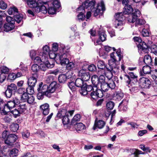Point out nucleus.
I'll return each mask as SVG.
<instances>
[{"label": "nucleus", "instance_id": "f257e3e1", "mask_svg": "<svg viewBox=\"0 0 157 157\" xmlns=\"http://www.w3.org/2000/svg\"><path fill=\"white\" fill-rule=\"evenodd\" d=\"M115 53L112 52L110 54L111 59L108 60V63L110 68L107 67L105 70L107 71H102L103 74H104L106 77L109 79L112 78L113 75H117L119 72V62L123 58V56L121 55L120 49H119L116 52V54L118 57L119 60L117 61L114 55Z\"/></svg>", "mask_w": 157, "mask_h": 157}, {"label": "nucleus", "instance_id": "f03ea898", "mask_svg": "<svg viewBox=\"0 0 157 157\" xmlns=\"http://www.w3.org/2000/svg\"><path fill=\"white\" fill-rule=\"evenodd\" d=\"M50 58L52 59H59L61 65L66 64L69 62V58L70 56V54L68 49L65 47L63 49V52L56 54L54 52L50 53L48 55Z\"/></svg>", "mask_w": 157, "mask_h": 157}, {"label": "nucleus", "instance_id": "7ed1b4c3", "mask_svg": "<svg viewBox=\"0 0 157 157\" xmlns=\"http://www.w3.org/2000/svg\"><path fill=\"white\" fill-rule=\"evenodd\" d=\"M20 102V100L17 98H15L12 100L9 101L6 103H4L3 105L1 106L2 109L1 114L4 115L7 114L8 112L15 107L16 105L19 104Z\"/></svg>", "mask_w": 157, "mask_h": 157}, {"label": "nucleus", "instance_id": "20e7f679", "mask_svg": "<svg viewBox=\"0 0 157 157\" xmlns=\"http://www.w3.org/2000/svg\"><path fill=\"white\" fill-rule=\"evenodd\" d=\"M49 4L48 2H43L42 0H39L36 2V5L33 8L36 13L41 12L45 14L47 13V8L49 6Z\"/></svg>", "mask_w": 157, "mask_h": 157}, {"label": "nucleus", "instance_id": "39448f33", "mask_svg": "<svg viewBox=\"0 0 157 157\" xmlns=\"http://www.w3.org/2000/svg\"><path fill=\"white\" fill-rule=\"evenodd\" d=\"M124 79L126 85L129 87H134L135 84L137 82V77L133 72H129V75H124Z\"/></svg>", "mask_w": 157, "mask_h": 157}, {"label": "nucleus", "instance_id": "423d86ee", "mask_svg": "<svg viewBox=\"0 0 157 157\" xmlns=\"http://www.w3.org/2000/svg\"><path fill=\"white\" fill-rule=\"evenodd\" d=\"M96 1L95 0H86L83 2L82 5L78 7L77 9V11H79L82 9V11L85 10V9L91 11L94 8Z\"/></svg>", "mask_w": 157, "mask_h": 157}, {"label": "nucleus", "instance_id": "0eeeda50", "mask_svg": "<svg viewBox=\"0 0 157 157\" xmlns=\"http://www.w3.org/2000/svg\"><path fill=\"white\" fill-rule=\"evenodd\" d=\"M105 9L104 2L103 1H101L98 3L97 7L96 8L94 7L91 11L94 13V16L96 17L99 13H102Z\"/></svg>", "mask_w": 157, "mask_h": 157}, {"label": "nucleus", "instance_id": "6e6552de", "mask_svg": "<svg viewBox=\"0 0 157 157\" xmlns=\"http://www.w3.org/2000/svg\"><path fill=\"white\" fill-rule=\"evenodd\" d=\"M134 41L139 43L137 45L139 50H141L145 53L147 52V45L144 41L142 42V40L140 38L138 37H135L133 38Z\"/></svg>", "mask_w": 157, "mask_h": 157}, {"label": "nucleus", "instance_id": "1a4fd4ad", "mask_svg": "<svg viewBox=\"0 0 157 157\" xmlns=\"http://www.w3.org/2000/svg\"><path fill=\"white\" fill-rule=\"evenodd\" d=\"M60 6V2L59 0H55L52 3L51 7L49 8L48 12L49 14H53L56 13V9L59 8Z\"/></svg>", "mask_w": 157, "mask_h": 157}, {"label": "nucleus", "instance_id": "9d476101", "mask_svg": "<svg viewBox=\"0 0 157 157\" xmlns=\"http://www.w3.org/2000/svg\"><path fill=\"white\" fill-rule=\"evenodd\" d=\"M56 88V82H53L51 83L48 86L47 90L45 93V95L48 98H50L51 94L54 93Z\"/></svg>", "mask_w": 157, "mask_h": 157}, {"label": "nucleus", "instance_id": "9b49d317", "mask_svg": "<svg viewBox=\"0 0 157 157\" xmlns=\"http://www.w3.org/2000/svg\"><path fill=\"white\" fill-rule=\"evenodd\" d=\"M141 13L138 9H135V11L129 16L128 21L129 22L134 23L135 22L137 17H140Z\"/></svg>", "mask_w": 157, "mask_h": 157}, {"label": "nucleus", "instance_id": "f8f14e48", "mask_svg": "<svg viewBox=\"0 0 157 157\" xmlns=\"http://www.w3.org/2000/svg\"><path fill=\"white\" fill-rule=\"evenodd\" d=\"M79 76L81 78L85 81H87L89 80L90 75L89 71L86 70L82 69L79 72Z\"/></svg>", "mask_w": 157, "mask_h": 157}, {"label": "nucleus", "instance_id": "ddd939ff", "mask_svg": "<svg viewBox=\"0 0 157 157\" xmlns=\"http://www.w3.org/2000/svg\"><path fill=\"white\" fill-rule=\"evenodd\" d=\"M150 38H148V51L156 54L157 53V46L153 43V41L149 40Z\"/></svg>", "mask_w": 157, "mask_h": 157}, {"label": "nucleus", "instance_id": "4468645a", "mask_svg": "<svg viewBox=\"0 0 157 157\" xmlns=\"http://www.w3.org/2000/svg\"><path fill=\"white\" fill-rule=\"evenodd\" d=\"M90 95L93 99L96 100L98 98H102L103 96V93L101 90L98 89L97 87V90H94L93 91L91 92Z\"/></svg>", "mask_w": 157, "mask_h": 157}, {"label": "nucleus", "instance_id": "2eb2a0df", "mask_svg": "<svg viewBox=\"0 0 157 157\" xmlns=\"http://www.w3.org/2000/svg\"><path fill=\"white\" fill-rule=\"evenodd\" d=\"M17 138V136L14 134H9L7 139L5 141V143L10 146H12Z\"/></svg>", "mask_w": 157, "mask_h": 157}, {"label": "nucleus", "instance_id": "dca6fc26", "mask_svg": "<svg viewBox=\"0 0 157 157\" xmlns=\"http://www.w3.org/2000/svg\"><path fill=\"white\" fill-rule=\"evenodd\" d=\"M74 125L75 129L79 133L83 132L86 128L85 125L82 123H76Z\"/></svg>", "mask_w": 157, "mask_h": 157}, {"label": "nucleus", "instance_id": "f3484780", "mask_svg": "<svg viewBox=\"0 0 157 157\" xmlns=\"http://www.w3.org/2000/svg\"><path fill=\"white\" fill-rule=\"evenodd\" d=\"M37 75L36 73L33 74V75L29 78L28 84L29 86H34L37 82Z\"/></svg>", "mask_w": 157, "mask_h": 157}, {"label": "nucleus", "instance_id": "a211bd4d", "mask_svg": "<svg viewBox=\"0 0 157 157\" xmlns=\"http://www.w3.org/2000/svg\"><path fill=\"white\" fill-rule=\"evenodd\" d=\"M41 112L44 115H47L50 111L49 105L48 103L44 104L40 106Z\"/></svg>", "mask_w": 157, "mask_h": 157}, {"label": "nucleus", "instance_id": "6ab92c4d", "mask_svg": "<svg viewBox=\"0 0 157 157\" xmlns=\"http://www.w3.org/2000/svg\"><path fill=\"white\" fill-rule=\"evenodd\" d=\"M54 64L52 63L51 64L47 62L46 63H41L39 67V69L43 71H46L48 68H52L54 66Z\"/></svg>", "mask_w": 157, "mask_h": 157}, {"label": "nucleus", "instance_id": "aec40b11", "mask_svg": "<svg viewBox=\"0 0 157 157\" xmlns=\"http://www.w3.org/2000/svg\"><path fill=\"white\" fill-rule=\"evenodd\" d=\"M105 124V122L102 120H98V121H95V122L93 127L94 130H96L97 128L101 129L102 128Z\"/></svg>", "mask_w": 157, "mask_h": 157}, {"label": "nucleus", "instance_id": "412c9836", "mask_svg": "<svg viewBox=\"0 0 157 157\" xmlns=\"http://www.w3.org/2000/svg\"><path fill=\"white\" fill-rule=\"evenodd\" d=\"M150 69H151V67L148 66ZM148 74L150 76H151L152 78L153 79L155 82L156 83H157V69H155L153 70H150V71L148 72Z\"/></svg>", "mask_w": 157, "mask_h": 157}, {"label": "nucleus", "instance_id": "4be33fe9", "mask_svg": "<svg viewBox=\"0 0 157 157\" xmlns=\"http://www.w3.org/2000/svg\"><path fill=\"white\" fill-rule=\"evenodd\" d=\"M147 60V56L146 55L144 56L143 59V61L146 65L144 66L142 69V70L140 72V75L141 76H144L145 75L147 74V65L145 62V60Z\"/></svg>", "mask_w": 157, "mask_h": 157}, {"label": "nucleus", "instance_id": "5701e85b", "mask_svg": "<svg viewBox=\"0 0 157 157\" xmlns=\"http://www.w3.org/2000/svg\"><path fill=\"white\" fill-rule=\"evenodd\" d=\"M133 11V9L130 5H127L124 8L123 13L124 14H129L131 13Z\"/></svg>", "mask_w": 157, "mask_h": 157}, {"label": "nucleus", "instance_id": "b1692460", "mask_svg": "<svg viewBox=\"0 0 157 157\" xmlns=\"http://www.w3.org/2000/svg\"><path fill=\"white\" fill-rule=\"evenodd\" d=\"M43 52L42 54V58L44 57L45 58L47 57L48 55L50 53V49L48 46L47 45H45L43 47Z\"/></svg>", "mask_w": 157, "mask_h": 157}, {"label": "nucleus", "instance_id": "393cba45", "mask_svg": "<svg viewBox=\"0 0 157 157\" xmlns=\"http://www.w3.org/2000/svg\"><path fill=\"white\" fill-rule=\"evenodd\" d=\"M124 96L123 93L121 92H116L113 96V99L116 101H119L122 99Z\"/></svg>", "mask_w": 157, "mask_h": 157}, {"label": "nucleus", "instance_id": "a878e982", "mask_svg": "<svg viewBox=\"0 0 157 157\" xmlns=\"http://www.w3.org/2000/svg\"><path fill=\"white\" fill-rule=\"evenodd\" d=\"M124 23V21L115 20V26L116 28L120 29V30H121L123 28V26Z\"/></svg>", "mask_w": 157, "mask_h": 157}, {"label": "nucleus", "instance_id": "bb28decb", "mask_svg": "<svg viewBox=\"0 0 157 157\" xmlns=\"http://www.w3.org/2000/svg\"><path fill=\"white\" fill-rule=\"evenodd\" d=\"M92 82L94 86L97 87H99V85L100 84L98 82V78L96 75H93L91 77Z\"/></svg>", "mask_w": 157, "mask_h": 157}, {"label": "nucleus", "instance_id": "cd10ccee", "mask_svg": "<svg viewBox=\"0 0 157 157\" xmlns=\"http://www.w3.org/2000/svg\"><path fill=\"white\" fill-rule=\"evenodd\" d=\"M14 28V25L10 23H6L4 25V30L5 32H8L13 29Z\"/></svg>", "mask_w": 157, "mask_h": 157}, {"label": "nucleus", "instance_id": "c85d7f7f", "mask_svg": "<svg viewBox=\"0 0 157 157\" xmlns=\"http://www.w3.org/2000/svg\"><path fill=\"white\" fill-rule=\"evenodd\" d=\"M83 80L80 78H77L75 81V86L78 87L82 88L83 86L86 85L85 84H84Z\"/></svg>", "mask_w": 157, "mask_h": 157}, {"label": "nucleus", "instance_id": "c756f323", "mask_svg": "<svg viewBox=\"0 0 157 157\" xmlns=\"http://www.w3.org/2000/svg\"><path fill=\"white\" fill-rule=\"evenodd\" d=\"M43 85V83L41 82L39 84V87L37 88V90L38 92H41L44 93L47 90L48 88V86L47 85H44L42 86Z\"/></svg>", "mask_w": 157, "mask_h": 157}, {"label": "nucleus", "instance_id": "7c9ffc66", "mask_svg": "<svg viewBox=\"0 0 157 157\" xmlns=\"http://www.w3.org/2000/svg\"><path fill=\"white\" fill-rule=\"evenodd\" d=\"M122 12L116 13L115 16V20L124 21L125 18Z\"/></svg>", "mask_w": 157, "mask_h": 157}, {"label": "nucleus", "instance_id": "2f4dec72", "mask_svg": "<svg viewBox=\"0 0 157 157\" xmlns=\"http://www.w3.org/2000/svg\"><path fill=\"white\" fill-rule=\"evenodd\" d=\"M27 106L25 104L21 103L18 106V109L19 110V112L21 114L25 113L26 110Z\"/></svg>", "mask_w": 157, "mask_h": 157}, {"label": "nucleus", "instance_id": "473e14b6", "mask_svg": "<svg viewBox=\"0 0 157 157\" xmlns=\"http://www.w3.org/2000/svg\"><path fill=\"white\" fill-rule=\"evenodd\" d=\"M98 74L100 75L98 78V82L100 83V84H102L106 82H105V77L104 75H102L103 72L101 71H98Z\"/></svg>", "mask_w": 157, "mask_h": 157}, {"label": "nucleus", "instance_id": "72a5a7b5", "mask_svg": "<svg viewBox=\"0 0 157 157\" xmlns=\"http://www.w3.org/2000/svg\"><path fill=\"white\" fill-rule=\"evenodd\" d=\"M97 66L99 69L101 70L102 71H103L104 69L106 70V67L105 64L102 60H99L97 63Z\"/></svg>", "mask_w": 157, "mask_h": 157}, {"label": "nucleus", "instance_id": "f704fd0d", "mask_svg": "<svg viewBox=\"0 0 157 157\" xmlns=\"http://www.w3.org/2000/svg\"><path fill=\"white\" fill-rule=\"evenodd\" d=\"M7 89L13 93H14L17 90V86L14 83H11L8 85Z\"/></svg>", "mask_w": 157, "mask_h": 157}, {"label": "nucleus", "instance_id": "c9c22d12", "mask_svg": "<svg viewBox=\"0 0 157 157\" xmlns=\"http://www.w3.org/2000/svg\"><path fill=\"white\" fill-rule=\"evenodd\" d=\"M67 76L65 74H61L58 77V80L59 82L64 83L67 79Z\"/></svg>", "mask_w": 157, "mask_h": 157}, {"label": "nucleus", "instance_id": "e433bc0d", "mask_svg": "<svg viewBox=\"0 0 157 157\" xmlns=\"http://www.w3.org/2000/svg\"><path fill=\"white\" fill-rule=\"evenodd\" d=\"M99 36L100 39L101 41H104L106 40V35L104 31H99Z\"/></svg>", "mask_w": 157, "mask_h": 157}, {"label": "nucleus", "instance_id": "4c0bfd02", "mask_svg": "<svg viewBox=\"0 0 157 157\" xmlns=\"http://www.w3.org/2000/svg\"><path fill=\"white\" fill-rule=\"evenodd\" d=\"M14 20L18 23H19L22 21L23 16L21 14L17 15V13L14 16Z\"/></svg>", "mask_w": 157, "mask_h": 157}, {"label": "nucleus", "instance_id": "58836bf2", "mask_svg": "<svg viewBox=\"0 0 157 157\" xmlns=\"http://www.w3.org/2000/svg\"><path fill=\"white\" fill-rule=\"evenodd\" d=\"M18 12L17 9L15 7L9 8L8 10V13L9 15L13 14L14 16L16 13H18Z\"/></svg>", "mask_w": 157, "mask_h": 157}, {"label": "nucleus", "instance_id": "ea45409f", "mask_svg": "<svg viewBox=\"0 0 157 157\" xmlns=\"http://www.w3.org/2000/svg\"><path fill=\"white\" fill-rule=\"evenodd\" d=\"M81 118V116L79 114L75 115L71 121V124H74L77 122L79 121Z\"/></svg>", "mask_w": 157, "mask_h": 157}, {"label": "nucleus", "instance_id": "a19ab883", "mask_svg": "<svg viewBox=\"0 0 157 157\" xmlns=\"http://www.w3.org/2000/svg\"><path fill=\"white\" fill-rule=\"evenodd\" d=\"M116 80L114 81L113 79H109V81L108 83L109 88H110L112 89H114L116 87L115 82Z\"/></svg>", "mask_w": 157, "mask_h": 157}, {"label": "nucleus", "instance_id": "79ce46f5", "mask_svg": "<svg viewBox=\"0 0 157 157\" xmlns=\"http://www.w3.org/2000/svg\"><path fill=\"white\" fill-rule=\"evenodd\" d=\"M27 2L28 5L31 8L34 7L36 5V2L35 0H25Z\"/></svg>", "mask_w": 157, "mask_h": 157}, {"label": "nucleus", "instance_id": "37998d69", "mask_svg": "<svg viewBox=\"0 0 157 157\" xmlns=\"http://www.w3.org/2000/svg\"><path fill=\"white\" fill-rule=\"evenodd\" d=\"M99 86H100L102 90L104 92L107 91L109 89V86L108 83L106 82L102 84L99 85Z\"/></svg>", "mask_w": 157, "mask_h": 157}, {"label": "nucleus", "instance_id": "c03bdc74", "mask_svg": "<svg viewBox=\"0 0 157 157\" xmlns=\"http://www.w3.org/2000/svg\"><path fill=\"white\" fill-rule=\"evenodd\" d=\"M19 128V125L16 123H13L10 126V130L12 131L15 132H16Z\"/></svg>", "mask_w": 157, "mask_h": 157}, {"label": "nucleus", "instance_id": "a18cd8bd", "mask_svg": "<svg viewBox=\"0 0 157 157\" xmlns=\"http://www.w3.org/2000/svg\"><path fill=\"white\" fill-rule=\"evenodd\" d=\"M18 150L17 149H13L10 151V157H14L17 156L18 155Z\"/></svg>", "mask_w": 157, "mask_h": 157}, {"label": "nucleus", "instance_id": "49530a36", "mask_svg": "<svg viewBox=\"0 0 157 157\" xmlns=\"http://www.w3.org/2000/svg\"><path fill=\"white\" fill-rule=\"evenodd\" d=\"M13 94V93L7 89L5 91L2 93L3 95L5 96L7 98H10Z\"/></svg>", "mask_w": 157, "mask_h": 157}, {"label": "nucleus", "instance_id": "de8ad7c7", "mask_svg": "<svg viewBox=\"0 0 157 157\" xmlns=\"http://www.w3.org/2000/svg\"><path fill=\"white\" fill-rule=\"evenodd\" d=\"M68 85L70 89L72 91H75L76 90V86H75V83L74 82H70L68 83Z\"/></svg>", "mask_w": 157, "mask_h": 157}, {"label": "nucleus", "instance_id": "09e8293b", "mask_svg": "<svg viewBox=\"0 0 157 157\" xmlns=\"http://www.w3.org/2000/svg\"><path fill=\"white\" fill-rule=\"evenodd\" d=\"M135 22H136V26H138L144 24L145 23L146 21L143 19L137 18Z\"/></svg>", "mask_w": 157, "mask_h": 157}, {"label": "nucleus", "instance_id": "8fccbe9b", "mask_svg": "<svg viewBox=\"0 0 157 157\" xmlns=\"http://www.w3.org/2000/svg\"><path fill=\"white\" fill-rule=\"evenodd\" d=\"M10 113L13 114L14 117L15 118L20 116V114H21L20 112H19L18 109H15L13 110L10 111Z\"/></svg>", "mask_w": 157, "mask_h": 157}, {"label": "nucleus", "instance_id": "3c124183", "mask_svg": "<svg viewBox=\"0 0 157 157\" xmlns=\"http://www.w3.org/2000/svg\"><path fill=\"white\" fill-rule=\"evenodd\" d=\"M29 95L26 92L23 93L21 97V100L24 102H26Z\"/></svg>", "mask_w": 157, "mask_h": 157}, {"label": "nucleus", "instance_id": "603ef678", "mask_svg": "<svg viewBox=\"0 0 157 157\" xmlns=\"http://www.w3.org/2000/svg\"><path fill=\"white\" fill-rule=\"evenodd\" d=\"M68 115L64 116L62 119V122L64 125H66L70 122V119L68 117Z\"/></svg>", "mask_w": 157, "mask_h": 157}, {"label": "nucleus", "instance_id": "864d4df0", "mask_svg": "<svg viewBox=\"0 0 157 157\" xmlns=\"http://www.w3.org/2000/svg\"><path fill=\"white\" fill-rule=\"evenodd\" d=\"M80 10L82 11L79 12V14L78 15V18L79 20L83 21L85 18V16L83 15V13L85 10L82 11V9L81 10H80Z\"/></svg>", "mask_w": 157, "mask_h": 157}, {"label": "nucleus", "instance_id": "5fc2aeb1", "mask_svg": "<svg viewBox=\"0 0 157 157\" xmlns=\"http://www.w3.org/2000/svg\"><path fill=\"white\" fill-rule=\"evenodd\" d=\"M67 64V69L71 70V69H73L75 67V64L72 62H69H69L67 63L66 64L62 65H66Z\"/></svg>", "mask_w": 157, "mask_h": 157}, {"label": "nucleus", "instance_id": "6e6d98bb", "mask_svg": "<svg viewBox=\"0 0 157 157\" xmlns=\"http://www.w3.org/2000/svg\"><path fill=\"white\" fill-rule=\"evenodd\" d=\"M34 86H29L26 89L27 93L29 94V95H32L34 93Z\"/></svg>", "mask_w": 157, "mask_h": 157}, {"label": "nucleus", "instance_id": "4d7b16f0", "mask_svg": "<svg viewBox=\"0 0 157 157\" xmlns=\"http://www.w3.org/2000/svg\"><path fill=\"white\" fill-rule=\"evenodd\" d=\"M86 89L88 93L90 91L92 92L94 90H97V87L94 86V87H93L91 85H89L87 86Z\"/></svg>", "mask_w": 157, "mask_h": 157}, {"label": "nucleus", "instance_id": "13d9d810", "mask_svg": "<svg viewBox=\"0 0 157 157\" xmlns=\"http://www.w3.org/2000/svg\"><path fill=\"white\" fill-rule=\"evenodd\" d=\"M6 20L8 22L7 23H10L11 24L14 25L15 23L14 18H13L10 16H7L6 17Z\"/></svg>", "mask_w": 157, "mask_h": 157}, {"label": "nucleus", "instance_id": "bf43d9fd", "mask_svg": "<svg viewBox=\"0 0 157 157\" xmlns=\"http://www.w3.org/2000/svg\"><path fill=\"white\" fill-rule=\"evenodd\" d=\"M147 78L146 77H143L140 78V83L142 85V87L145 88L146 86Z\"/></svg>", "mask_w": 157, "mask_h": 157}, {"label": "nucleus", "instance_id": "052dcab7", "mask_svg": "<svg viewBox=\"0 0 157 157\" xmlns=\"http://www.w3.org/2000/svg\"><path fill=\"white\" fill-rule=\"evenodd\" d=\"M34 97L32 95H29L27 99V101L26 102H27L29 104H31L34 102Z\"/></svg>", "mask_w": 157, "mask_h": 157}, {"label": "nucleus", "instance_id": "680f3d73", "mask_svg": "<svg viewBox=\"0 0 157 157\" xmlns=\"http://www.w3.org/2000/svg\"><path fill=\"white\" fill-rule=\"evenodd\" d=\"M114 105V103L111 101L108 102L106 104L107 108L109 109H112L113 108Z\"/></svg>", "mask_w": 157, "mask_h": 157}, {"label": "nucleus", "instance_id": "e2e57ef3", "mask_svg": "<svg viewBox=\"0 0 157 157\" xmlns=\"http://www.w3.org/2000/svg\"><path fill=\"white\" fill-rule=\"evenodd\" d=\"M85 86H86V85L81 88V89L80 90V93L82 95H85L88 94L85 88Z\"/></svg>", "mask_w": 157, "mask_h": 157}, {"label": "nucleus", "instance_id": "0e129e2a", "mask_svg": "<svg viewBox=\"0 0 157 157\" xmlns=\"http://www.w3.org/2000/svg\"><path fill=\"white\" fill-rule=\"evenodd\" d=\"M10 71V69L6 67H3L0 71L2 72V73L6 75V74H7L9 73Z\"/></svg>", "mask_w": 157, "mask_h": 157}, {"label": "nucleus", "instance_id": "69168bd1", "mask_svg": "<svg viewBox=\"0 0 157 157\" xmlns=\"http://www.w3.org/2000/svg\"><path fill=\"white\" fill-rule=\"evenodd\" d=\"M16 78V74L15 73H12L8 75L7 79L8 80H14Z\"/></svg>", "mask_w": 157, "mask_h": 157}, {"label": "nucleus", "instance_id": "338daca9", "mask_svg": "<svg viewBox=\"0 0 157 157\" xmlns=\"http://www.w3.org/2000/svg\"><path fill=\"white\" fill-rule=\"evenodd\" d=\"M7 6V4L5 3L3 1H0V8L3 10L6 9Z\"/></svg>", "mask_w": 157, "mask_h": 157}, {"label": "nucleus", "instance_id": "774afa93", "mask_svg": "<svg viewBox=\"0 0 157 157\" xmlns=\"http://www.w3.org/2000/svg\"><path fill=\"white\" fill-rule=\"evenodd\" d=\"M31 69L33 72H36L39 69V67L37 64H34L32 66Z\"/></svg>", "mask_w": 157, "mask_h": 157}]
</instances>
